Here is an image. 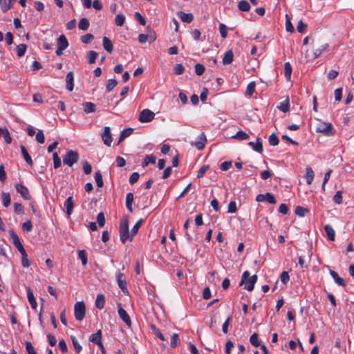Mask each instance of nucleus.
Returning <instances> with one entry per match:
<instances>
[{"mask_svg": "<svg viewBox=\"0 0 354 354\" xmlns=\"http://www.w3.org/2000/svg\"><path fill=\"white\" fill-rule=\"evenodd\" d=\"M258 277L257 274H254L250 277V272L245 270L243 272L241 279L239 283V286L245 284L244 288L248 291H252L254 288V284L257 283Z\"/></svg>", "mask_w": 354, "mask_h": 354, "instance_id": "nucleus-1", "label": "nucleus"}, {"mask_svg": "<svg viewBox=\"0 0 354 354\" xmlns=\"http://www.w3.org/2000/svg\"><path fill=\"white\" fill-rule=\"evenodd\" d=\"M119 233L121 242L124 243L129 239V222L127 218L121 220Z\"/></svg>", "mask_w": 354, "mask_h": 354, "instance_id": "nucleus-2", "label": "nucleus"}, {"mask_svg": "<svg viewBox=\"0 0 354 354\" xmlns=\"http://www.w3.org/2000/svg\"><path fill=\"white\" fill-rule=\"evenodd\" d=\"M79 160V154L77 151L68 150L63 157V162L69 167H72Z\"/></svg>", "mask_w": 354, "mask_h": 354, "instance_id": "nucleus-3", "label": "nucleus"}, {"mask_svg": "<svg viewBox=\"0 0 354 354\" xmlns=\"http://www.w3.org/2000/svg\"><path fill=\"white\" fill-rule=\"evenodd\" d=\"M86 313V307L83 301H77L74 306V316L77 321L84 319Z\"/></svg>", "mask_w": 354, "mask_h": 354, "instance_id": "nucleus-4", "label": "nucleus"}, {"mask_svg": "<svg viewBox=\"0 0 354 354\" xmlns=\"http://www.w3.org/2000/svg\"><path fill=\"white\" fill-rule=\"evenodd\" d=\"M316 131L326 136H333L335 134L332 124L327 122H320L316 128Z\"/></svg>", "mask_w": 354, "mask_h": 354, "instance_id": "nucleus-5", "label": "nucleus"}, {"mask_svg": "<svg viewBox=\"0 0 354 354\" xmlns=\"http://www.w3.org/2000/svg\"><path fill=\"white\" fill-rule=\"evenodd\" d=\"M89 340L94 344H96L97 346H98V347L100 348L102 354H105L106 351H105V348L102 342V331H101V330H98L96 333L91 335V336L89 337Z\"/></svg>", "mask_w": 354, "mask_h": 354, "instance_id": "nucleus-6", "label": "nucleus"}, {"mask_svg": "<svg viewBox=\"0 0 354 354\" xmlns=\"http://www.w3.org/2000/svg\"><path fill=\"white\" fill-rule=\"evenodd\" d=\"M155 114L148 109H143L139 114L138 120L142 123H147L154 119Z\"/></svg>", "mask_w": 354, "mask_h": 354, "instance_id": "nucleus-7", "label": "nucleus"}, {"mask_svg": "<svg viewBox=\"0 0 354 354\" xmlns=\"http://www.w3.org/2000/svg\"><path fill=\"white\" fill-rule=\"evenodd\" d=\"M116 279L118 285L123 293L125 295H129V290L127 289L126 277L124 274L121 272H118L116 274Z\"/></svg>", "mask_w": 354, "mask_h": 354, "instance_id": "nucleus-8", "label": "nucleus"}, {"mask_svg": "<svg viewBox=\"0 0 354 354\" xmlns=\"http://www.w3.org/2000/svg\"><path fill=\"white\" fill-rule=\"evenodd\" d=\"M207 142V138L205 133L202 132L191 145L194 146L197 149L201 150L204 149Z\"/></svg>", "mask_w": 354, "mask_h": 354, "instance_id": "nucleus-9", "label": "nucleus"}, {"mask_svg": "<svg viewBox=\"0 0 354 354\" xmlns=\"http://www.w3.org/2000/svg\"><path fill=\"white\" fill-rule=\"evenodd\" d=\"M118 313L120 318L129 326H131V321L127 311L122 308L120 303L118 304Z\"/></svg>", "mask_w": 354, "mask_h": 354, "instance_id": "nucleus-10", "label": "nucleus"}, {"mask_svg": "<svg viewBox=\"0 0 354 354\" xmlns=\"http://www.w3.org/2000/svg\"><path fill=\"white\" fill-rule=\"evenodd\" d=\"M101 137L104 144L108 147H110L113 142V138L111 133V129L109 127H105L104 128V131L102 133Z\"/></svg>", "mask_w": 354, "mask_h": 354, "instance_id": "nucleus-11", "label": "nucleus"}, {"mask_svg": "<svg viewBox=\"0 0 354 354\" xmlns=\"http://www.w3.org/2000/svg\"><path fill=\"white\" fill-rule=\"evenodd\" d=\"M17 192L23 197L25 200H29L30 196L28 188L22 184L17 183L15 185Z\"/></svg>", "mask_w": 354, "mask_h": 354, "instance_id": "nucleus-12", "label": "nucleus"}, {"mask_svg": "<svg viewBox=\"0 0 354 354\" xmlns=\"http://www.w3.org/2000/svg\"><path fill=\"white\" fill-rule=\"evenodd\" d=\"M248 145L250 146L254 151L258 152V153H262L263 151V145H262V140L260 138H257L256 142H249Z\"/></svg>", "mask_w": 354, "mask_h": 354, "instance_id": "nucleus-13", "label": "nucleus"}, {"mask_svg": "<svg viewBox=\"0 0 354 354\" xmlns=\"http://www.w3.org/2000/svg\"><path fill=\"white\" fill-rule=\"evenodd\" d=\"M64 205L66 207V214H67L68 216H70L73 212V207H74L73 200L72 196H70L67 198V199L64 202Z\"/></svg>", "mask_w": 354, "mask_h": 354, "instance_id": "nucleus-14", "label": "nucleus"}, {"mask_svg": "<svg viewBox=\"0 0 354 354\" xmlns=\"http://www.w3.org/2000/svg\"><path fill=\"white\" fill-rule=\"evenodd\" d=\"M26 290H27V297H28V300L30 303V305L32 309L35 310L37 308V301L35 300L33 292L30 287H27Z\"/></svg>", "mask_w": 354, "mask_h": 354, "instance_id": "nucleus-15", "label": "nucleus"}, {"mask_svg": "<svg viewBox=\"0 0 354 354\" xmlns=\"http://www.w3.org/2000/svg\"><path fill=\"white\" fill-rule=\"evenodd\" d=\"M327 268L329 269V273H330V276L333 277V279H334L335 282L337 284H338L339 286L345 287L346 283H345L344 280L342 277H340L336 272L330 269L329 266H327Z\"/></svg>", "mask_w": 354, "mask_h": 354, "instance_id": "nucleus-16", "label": "nucleus"}, {"mask_svg": "<svg viewBox=\"0 0 354 354\" xmlns=\"http://www.w3.org/2000/svg\"><path fill=\"white\" fill-rule=\"evenodd\" d=\"M66 88L72 91L74 88V74L72 71L68 72L66 76Z\"/></svg>", "mask_w": 354, "mask_h": 354, "instance_id": "nucleus-17", "label": "nucleus"}, {"mask_svg": "<svg viewBox=\"0 0 354 354\" xmlns=\"http://www.w3.org/2000/svg\"><path fill=\"white\" fill-rule=\"evenodd\" d=\"M311 259V252L310 250L308 252V257L307 259H306L305 256H299V265L301 267V268H307L308 264L310 262Z\"/></svg>", "mask_w": 354, "mask_h": 354, "instance_id": "nucleus-18", "label": "nucleus"}, {"mask_svg": "<svg viewBox=\"0 0 354 354\" xmlns=\"http://www.w3.org/2000/svg\"><path fill=\"white\" fill-rule=\"evenodd\" d=\"M102 46L104 50L109 53H111L113 50V45L110 39L104 37L102 39Z\"/></svg>", "mask_w": 354, "mask_h": 354, "instance_id": "nucleus-19", "label": "nucleus"}, {"mask_svg": "<svg viewBox=\"0 0 354 354\" xmlns=\"http://www.w3.org/2000/svg\"><path fill=\"white\" fill-rule=\"evenodd\" d=\"M178 15L183 22L191 23L194 19V15L192 13H185L183 11L178 12Z\"/></svg>", "mask_w": 354, "mask_h": 354, "instance_id": "nucleus-20", "label": "nucleus"}, {"mask_svg": "<svg viewBox=\"0 0 354 354\" xmlns=\"http://www.w3.org/2000/svg\"><path fill=\"white\" fill-rule=\"evenodd\" d=\"M233 51L232 50H229L225 53L222 62L224 65H227L231 64L233 62Z\"/></svg>", "mask_w": 354, "mask_h": 354, "instance_id": "nucleus-21", "label": "nucleus"}, {"mask_svg": "<svg viewBox=\"0 0 354 354\" xmlns=\"http://www.w3.org/2000/svg\"><path fill=\"white\" fill-rule=\"evenodd\" d=\"M20 149H21L22 156H23L24 160H26V163L30 166H32V165H33L32 160L30 156L29 155L28 151L26 150V147L24 145H21Z\"/></svg>", "mask_w": 354, "mask_h": 354, "instance_id": "nucleus-22", "label": "nucleus"}, {"mask_svg": "<svg viewBox=\"0 0 354 354\" xmlns=\"http://www.w3.org/2000/svg\"><path fill=\"white\" fill-rule=\"evenodd\" d=\"M82 106L86 113H94L96 111V106L93 102H86L83 103Z\"/></svg>", "mask_w": 354, "mask_h": 354, "instance_id": "nucleus-23", "label": "nucleus"}, {"mask_svg": "<svg viewBox=\"0 0 354 354\" xmlns=\"http://www.w3.org/2000/svg\"><path fill=\"white\" fill-rule=\"evenodd\" d=\"M324 231L327 235V237L330 241H334L335 237V232L333 227L330 225H326L324 226Z\"/></svg>", "mask_w": 354, "mask_h": 354, "instance_id": "nucleus-24", "label": "nucleus"}, {"mask_svg": "<svg viewBox=\"0 0 354 354\" xmlns=\"http://www.w3.org/2000/svg\"><path fill=\"white\" fill-rule=\"evenodd\" d=\"M105 305V297L103 294H98L95 299V306L98 309H102Z\"/></svg>", "mask_w": 354, "mask_h": 354, "instance_id": "nucleus-25", "label": "nucleus"}, {"mask_svg": "<svg viewBox=\"0 0 354 354\" xmlns=\"http://www.w3.org/2000/svg\"><path fill=\"white\" fill-rule=\"evenodd\" d=\"M305 178L308 185H310L313 180L314 171L310 167L306 168Z\"/></svg>", "mask_w": 354, "mask_h": 354, "instance_id": "nucleus-26", "label": "nucleus"}, {"mask_svg": "<svg viewBox=\"0 0 354 354\" xmlns=\"http://www.w3.org/2000/svg\"><path fill=\"white\" fill-rule=\"evenodd\" d=\"M57 46L63 49H66L68 46V42L64 35H61L57 39Z\"/></svg>", "mask_w": 354, "mask_h": 354, "instance_id": "nucleus-27", "label": "nucleus"}, {"mask_svg": "<svg viewBox=\"0 0 354 354\" xmlns=\"http://www.w3.org/2000/svg\"><path fill=\"white\" fill-rule=\"evenodd\" d=\"M328 48V44H322L320 47L315 49L313 53V59H316L318 57H319L323 52L326 51L327 48Z\"/></svg>", "mask_w": 354, "mask_h": 354, "instance_id": "nucleus-28", "label": "nucleus"}, {"mask_svg": "<svg viewBox=\"0 0 354 354\" xmlns=\"http://www.w3.org/2000/svg\"><path fill=\"white\" fill-rule=\"evenodd\" d=\"M133 129L132 128H127L122 130V131L120 133L118 145L122 142L126 138L129 136L133 133Z\"/></svg>", "mask_w": 354, "mask_h": 354, "instance_id": "nucleus-29", "label": "nucleus"}, {"mask_svg": "<svg viewBox=\"0 0 354 354\" xmlns=\"http://www.w3.org/2000/svg\"><path fill=\"white\" fill-rule=\"evenodd\" d=\"M249 138V135L241 130L237 131V133L235 135L232 136V138L238 140H245L248 139Z\"/></svg>", "mask_w": 354, "mask_h": 354, "instance_id": "nucleus-30", "label": "nucleus"}, {"mask_svg": "<svg viewBox=\"0 0 354 354\" xmlns=\"http://www.w3.org/2000/svg\"><path fill=\"white\" fill-rule=\"evenodd\" d=\"M133 201V193L129 192L126 196V207L130 212H133V209H132Z\"/></svg>", "mask_w": 354, "mask_h": 354, "instance_id": "nucleus-31", "label": "nucleus"}, {"mask_svg": "<svg viewBox=\"0 0 354 354\" xmlns=\"http://www.w3.org/2000/svg\"><path fill=\"white\" fill-rule=\"evenodd\" d=\"M292 74V66L290 62H286L284 64V76L286 79L289 81Z\"/></svg>", "mask_w": 354, "mask_h": 354, "instance_id": "nucleus-32", "label": "nucleus"}, {"mask_svg": "<svg viewBox=\"0 0 354 354\" xmlns=\"http://www.w3.org/2000/svg\"><path fill=\"white\" fill-rule=\"evenodd\" d=\"M156 161V157L152 154L147 155L142 162V167H147L149 163L154 164Z\"/></svg>", "mask_w": 354, "mask_h": 354, "instance_id": "nucleus-33", "label": "nucleus"}, {"mask_svg": "<svg viewBox=\"0 0 354 354\" xmlns=\"http://www.w3.org/2000/svg\"><path fill=\"white\" fill-rule=\"evenodd\" d=\"M250 8L251 7H250V3L245 0H242V1H239L238 3V8L241 11L248 12L250 10Z\"/></svg>", "mask_w": 354, "mask_h": 354, "instance_id": "nucleus-34", "label": "nucleus"}, {"mask_svg": "<svg viewBox=\"0 0 354 354\" xmlns=\"http://www.w3.org/2000/svg\"><path fill=\"white\" fill-rule=\"evenodd\" d=\"M26 50H27L26 44H19L16 48V52H17V56L19 57H23L25 55Z\"/></svg>", "mask_w": 354, "mask_h": 354, "instance_id": "nucleus-35", "label": "nucleus"}, {"mask_svg": "<svg viewBox=\"0 0 354 354\" xmlns=\"http://www.w3.org/2000/svg\"><path fill=\"white\" fill-rule=\"evenodd\" d=\"M89 21L87 18H82L80 19L78 24V28L82 30H88L89 27Z\"/></svg>", "mask_w": 354, "mask_h": 354, "instance_id": "nucleus-36", "label": "nucleus"}, {"mask_svg": "<svg viewBox=\"0 0 354 354\" xmlns=\"http://www.w3.org/2000/svg\"><path fill=\"white\" fill-rule=\"evenodd\" d=\"M10 235L12 240V243L16 248H18V247H20L22 245L18 235L15 232L12 231V232H10Z\"/></svg>", "mask_w": 354, "mask_h": 354, "instance_id": "nucleus-37", "label": "nucleus"}, {"mask_svg": "<svg viewBox=\"0 0 354 354\" xmlns=\"http://www.w3.org/2000/svg\"><path fill=\"white\" fill-rule=\"evenodd\" d=\"M180 343V338L177 333H174L171 337L170 346L171 348H176Z\"/></svg>", "mask_w": 354, "mask_h": 354, "instance_id": "nucleus-38", "label": "nucleus"}, {"mask_svg": "<svg viewBox=\"0 0 354 354\" xmlns=\"http://www.w3.org/2000/svg\"><path fill=\"white\" fill-rule=\"evenodd\" d=\"M151 328L153 330L154 335L158 337L162 342H166V339L165 336L162 335L161 331L155 326L151 325Z\"/></svg>", "mask_w": 354, "mask_h": 354, "instance_id": "nucleus-39", "label": "nucleus"}, {"mask_svg": "<svg viewBox=\"0 0 354 354\" xmlns=\"http://www.w3.org/2000/svg\"><path fill=\"white\" fill-rule=\"evenodd\" d=\"M142 223H143L142 218H140L136 223V224L134 225V226L132 227V229L131 230V237L134 236L138 233V231L139 228L141 227Z\"/></svg>", "mask_w": 354, "mask_h": 354, "instance_id": "nucleus-40", "label": "nucleus"}, {"mask_svg": "<svg viewBox=\"0 0 354 354\" xmlns=\"http://www.w3.org/2000/svg\"><path fill=\"white\" fill-rule=\"evenodd\" d=\"M98 56V53L94 50H89L87 53V57L88 59L89 64H94Z\"/></svg>", "mask_w": 354, "mask_h": 354, "instance_id": "nucleus-41", "label": "nucleus"}, {"mask_svg": "<svg viewBox=\"0 0 354 354\" xmlns=\"http://www.w3.org/2000/svg\"><path fill=\"white\" fill-rule=\"evenodd\" d=\"M78 257L80 259L83 266H86L88 262L87 253L86 250H81L78 251Z\"/></svg>", "mask_w": 354, "mask_h": 354, "instance_id": "nucleus-42", "label": "nucleus"}, {"mask_svg": "<svg viewBox=\"0 0 354 354\" xmlns=\"http://www.w3.org/2000/svg\"><path fill=\"white\" fill-rule=\"evenodd\" d=\"M1 200L4 207H7L10 204V196L9 193L2 192Z\"/></svg>", "mask_w": 354, "mask_h": 354, "instance_id": "nucleus-43", "label": "nucleus"}, {"mask_svg": "<svg viewBox=\"0 0 354 354\" xmlns=\"http://www.w3.org/2000/svg\"><path fill=\"white\" fill-rule=\"evenodd\" d=\"M255 86L256 84L254 82H250L247 86L245 94L251 97L255 92Z\"/></svg>", "mask_w": 354, "mask_h": 354, "instance_id": "nucleus-44", "label": "nucleus"}, {"mask_svg": "<svg viewBox=\"0 0 354 354\" xmlns=\"http://www.w3.org/2000/svg\"><path fill=\"white\" fill-rule=\"evenodd\" d=\"M95 180L98 187H102L104 185L102 176L100 171L95 173Z\"/></svg>", "mask_w": 354, "mask_h": 354, "instance_id": "nucleus-45", "label": "nucleus"}, {"mask_svg": "<svg viewBox=\"0 0 354 354\" xmlns=\"http://www.w3.org/2000/svg\"><path fill=\"white\" fill-rule=\"evenodd\" d=\"M125 16L123 14H118L116 15L115 18V24L118 26H122L124 25L125 21Z\"/></svg>", "mask_w": 354, "mask_h": 354, "instance_id": "nucleus-46", "label": "nucleus"}, {"mask_svg": "<svg viewBox=\"0 0 354 354\" xmlns=\"http://www.w3.org/2000/svg\"><path fill=\"white\" fill-rule=\"evenodd\" d=\"M250 342L252 346H254L255 347L260 346V342L259 340V337H258L257 333H254L250 336Z\"/></svg>", "mask_w": 354, "mask_h": 354, "instance_id": "nucleus-47", "label": "nucleus"}, {"mask_svg": "<svg viewBox=\"0 0 354 354\" xmlns=\"http://www.w3.org/2000/svg\"><path fill=\"white\" fill-rule=\"evenodd\" d=\"M279 109L281 110L283 113H286L290 109V104L288 100H286L280 103V105L278 106Z\"/></svg>", "mask_w": 354, "mask_h": 354, "instance_id": "nucleus-48", "label": "nucleus"}, {"mask_svg": "<svg viewBox=\"0 0 354 354\" xmlns=\"http://www.w3.org/2000/svg\"><path fill=\"white\" fill-rule=\"evenodd\" d=\"M118 82L115 79L109 80L106 86V91H111L116 86Z\"/></svg>", "mask_w": 354, "mask_h": 354, "instance_id": "nucleus-49", "label": "nucleus"}, {"mask_svg": "<svg viewBox=\"0 0 354 354\" xmlns=\"http://www.w3.org/2000/svg\"><path fill=\"white\" fill-rule=\"evenodd\" d=\"M94 39V36L91 33H87L84 35H82L80 37V40L84 44H89Z\"/></svg>", "mask_w": 354, "mask_h": 354, "instance_id": "nucleus-50", "label": "nucleus"}, {"mask_svg": "<svg viewBox=\"0 0 354 354\" xmlns=\"http://www.w3.org/2000/svg\"><path fill=\"white\" fill-rule=\"evenodd\" d=\"M268 142L272 146H277L279 142V140L275 133H272L268 138Z\"/></svg>", "mask_w": 354, "mask_h": 354, "instance_id": "nucleus-51", "label": "nucleus"}, {"mask_svg": "<svg viewBox=\"0 0 354 354\" xmlns=\"http://www.w3.org/2000/svg\"><path fill=\"white\" fill-rule=\"evenodd\" d=\"M53 165L55 169H57L61 166V159L58 156L57 152H54L53 154Z\"/></svg>", "mask_w": 354, "mask_h": 354, "instance_id": "nucleus-52", "label": "nucleus"}, {"mask_svg": "<svg viewBox=\"0 0 354 354\" xmlns=\"http://www.w3.org/2000/svg\"><path fill=\"white\" fill-rule=\"evenodd\" d=\"M342 194H343V192L341 190H339L334 195L333 201L336 204L339 205L342 203Z\"/></svg>", "mask_w": 354, "mask_h": 354, "instance_id": "nucleus-53", "label": "nucleus"}, {"mask_svg": "<svg viewBox=\"0 0 354 354\" xmlns=\"http://www.w3.org/2000/svg\"><path fill=\"white\" fill-rule=\"evenodd\" d=\"M1 137H3L5 142L7 143V144H10L12 142V138L10 136V133L8 130V129L6 127H4V131H3V133H1Z\"/></svg>", "mask_w": 354, "mask_h": 354, "instance_id": "nucleus-54", "label": "nucleus"}, {"mask_svg": "<svg viewBox=\"0 0 354 354\" xmlns=\"http://www.w3.org/2000/svg\"><path fill=\"white\" fill-rule=\"evenodd\" d=\"M209 166L208 165H203L200 169L198 171V174H197V178H201L204 176V175L205 174L206 171L209 169Z\"/></svg>", "mask_w": 354, "mask_h": 354, "instance_id": "nucleus-55", "label": "nucleus"}, {"mask_svg": "<svg viewBox=\"0 0 354 354\" xmlns=\"http://www.w3.org/2000/svg\"><path fill=\"white\" fill-rule=\"evenodd\" d=\"M205 68L203 64H196L195 65V73L197 75H202L205 72Z\"/></svg>", "mask_w": 354, "mask_h": 354, "instance_id": "nucleus-56", "label": "nucleus"}, {"mask_svg": "<svg viewBox=\"0 0 354 354\" xmlns=\"http://www.w3.org/2000/svg\"><path fill=\"white\" fill-rule=\"evenodd\" d=\"M307 212V209L304 208L301 206H297L295 210V214L301 217H304Z\"/></svg>", "mask_w": 354, "mask_h": 354, "instance_id": "nucleus-57", "label": "nucleus"}, {"mask_svg": "<svg viewBox=\"0 0 354 354\" xmlns=\"http://www.w3.org/2000/svg\"><path fill=\"white\" fill-rule=\"evenodd\" d=\"M219 32L223 39H225L227 35V27L224 24H219Z\"/></svg>", "mask_w": 354, "mask_h": 354, "instance_id": "nucleus-58", "label": "nucleus"}, {"mask_svg": "<svg viewBox=\"0 0 354 354\" xmlns=\"http://www.w3.org/2000/svg\"><path fill=\"white\" fill-rule=\"evenodd\" d=\"M176 75H181L185 71V68L181 64H176L174 68Z\"/></svg>", "mask_w": 354, "mask_h": 354, "instance_id": "nucleus-59", "label": "nucleus"}, {"mask_svg": "<svg viewBox=\"0 0 354 354\" xmlns=\"http://www.w3.org/2000/svg\"><path fill=\"white\" fill-rule=\"evenodd\" d=\"M82 167L83 170L85 173V174L88 175L91 173L92 171V167L87 161H84L82 163Z\"/></svg>", "mask_w": 354, "mask_h": 354, "instance_id": "nucleus-60", "label": "nucleus"}, {"mask_svg": "<svg viewBox=\"0 0 354 354\" xmlns=\"http://www.w3.org/2000/svg\"><path fill=\"white\" fill-rule=\"evenodd\" d=\"M97 221L100 227H103L105 224V217L103 212H100L97 216Z\"/></svg>", "mask_w": 354, "mask_h": 354, "instance_id": "nucleus-61", "label": "nucleus"}, {"mask_svg": "<svg viewBox=\"0 0 354 354\" xmlns=\"http://www.w3.org/2000/svg\"><path fill=\"white\" fill-rule=\"evenodd\" d=\"M71 340H72V342H73V346H74V348L75 349V351L77 353H80L81 351H82V346L79 344L77 339L75 337L72 336L71 337Z\"/></svg>", "mask_w": 354, "mask_h": 354, "instance_id": "nucleus-62", "label": "nucleus"}, {"mask_svg": "<svg viewBox=\"0 0 354 354\" xmlns=\"http://www.w3.org/2000/svg\"><path fill=\"white\" fill-rule=\"evenodd\" d=\"M140 178V174L138 172H133L131 174V175L129 177V183L131 185H133L136 183Z\"/></svg>", "mask_w": 354, "mask_h": 354, "instance_id": "nucleus-63", "label": "nucleus"}, {"mask_svg": "<svg viewBox=\"0 0 354 354\" xmlns=\"http://www.w3.org/2000/svg\"><path fill=\"white\" fill-rule=\"evenodd\" d=\"M22 228L26 232H31L32 230V224L30 220L26 221L22 225Z\"/></svg>", "mask_w": 354, "mask_h": 354, "instance_id": "nucleus-64", "label": "nucleus"}]
</instances>
